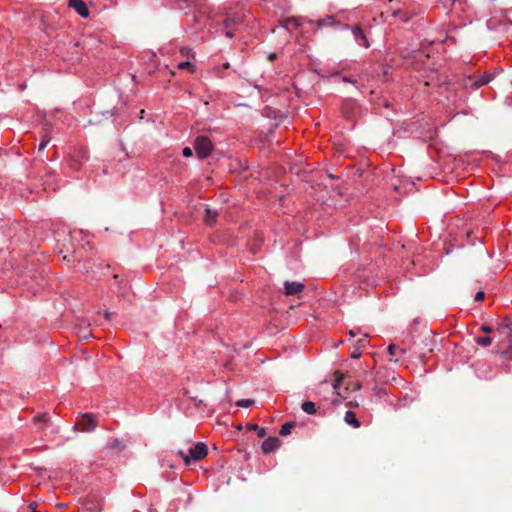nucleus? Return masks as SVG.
<instances>
[{
    "instance_id": "obj_38",
    "label": "nucleus",
    "mask_w": 512,
    "mask_h": 512,
    "mask_svg": "<svg viewBox=\"0 0 512 512\" xmlns=\"http://www.w3.org/2000/svg\"><path fill=\"white\" fill-rule=\"evenodd\" d=\"M432 83H433V80H431V81H425V86H429V85H431Z\"/></svg>"
},
{
    "instance_id": "obj_23",
    "label": "nucleus",
    "mask_w": 512,
    "mask_h": 512,
    "mask_svg": "<svg viewBox=\"0 0 512 512\" xmlns=\"http://www.w3.org/2000/svg\"><path fill=\"white\" fill-rule=\"evenodd\" d=\"M394 17H399L402 21H408L411 17L410 14H408L407 12H404L402 10H396L393 12L392 14Z\"/></svg>"
},
{
    "instance_id": "obj_5",
    "label": "nucleus",
    "mask_w": 512,
    "mask_h": 512,
    "mask_svg": "<svg viewBox=\"0 0 512 512\" xmlns=\"http://www.w3.org/2000/svg\"><path fill=\"white\" fill-rule=\"evenodd\" d=\"M69 7L73 8L81 17L89 16V9L82 0H69Z\"/></svg>"
},
{
    "instance_id": "obj_8",
    "label": "nucleus",
    "mask_w": 512,
    "mask_h": 512,
    "mask_svg": "<svg viewBox=\"0 0 512 512\" xmlns=\"http://www.w3.org/2000/svg\"><path fill=\"white\" fill-rule=\"evenodd\" d=\"M352 32H353V35H354V38H355L356 42L359 45H361V46H363L365 48H368L370 46L369 41H368L366 35L364 34L363 30L360 27H358V26L354 27L352 29Z\"/></svg>"
},
{
    "instance_id": "obj_10",
    "label": "nucleus",
    "mask_w": 512,
    "mask_h": 512,
    "mask_svg": "<svg viewBox=\"0 0 512 512\" xmlns=\"http://www.w3.org/2000/svg\"><path fill=\"white\" fill-rule=\"evenodd\" d=\"M281 24L286 30L291 31L301 25V19L296 17L286 18L281 22Z\"/></svg>"
},
{
    "instance_id": "obj_40",
    "label": "nucleus",
    "mask_w": 512,
    "mask_h": 512,
    "mask_svg": "<svg viewBox=\"0 0 512 512\" xmlns=\"http://www.w3.org/2000/svg\"><path fill=\"white\" fill-rule=\"evenodd\" d=\"M349 334H350L351 337L355 336V333L352 330L349 332Z\"/></svg>"
},
{
    "instance_id": "obj_17",
    "label": "nucleus",
    "mask_w": 512,
    "mask_h": 512,
    "mask_svg": "<svg viewBox=\"0 0 512 512\" xmlns=\"http://www.w3.org/2000/svg\"><path fill=\"white\" fill-rule=\"evenodd\" d=\"M301 408L307 414L313 415L316 413L315 403L312 401H304Z\"/></svg>"
},
{
    "instance_id": "obj_9",
    "label": "nucleus",
    "mask_w": 512,
    "mask_h": 512,
    "mask_svg": "<svg viewBox=\"0 0 512 512\" xmlns=\"http://www.w3.org/2000/svg\"><path fill=\"white\" fill-rule=\"evenodd\" d=\"M90 326V324L84 320H82L80 322V324L78 325V327L76 328L77 329V334L80 338L82 339H89L90 337H92V334L91 332L88 330V327Z\"/></svg>"
},
{
    "instance_id": "obj_36",
    "label": "nucleus",
    "mask_w": 512,
    "mask_h": 512,
    "mask_svg": "<svg viewBox=\"0 0 512 512\" xmlns=\"http://www.w3.org/2000/svg\"><path fill=\"white\" fill-rule=\"evenodd\" d=\"M276 58H277V55H276L275 53H271V54H269V56H268V59H269L270 61H273V60H275Z\"/></svg>"
},
{
    "instance_id": "obj_24",
    "label": "nucleus",
    "mask_w": 512,
    "mask_h": 512,
    "mask_svg": "<svg viewBox=\"0 0 512 512\" xmlns=\"http://www.w3.org/2000/svg\"><path fill=\"white\" fill-rule=\"evenodd\" d=\"M255 401L253 399H242L237 401L236 405L242 408H248L253 406Z\"/></svg>"
},
{
    "instance_id": "obj_30",
    "label": "nucleus",
    "mask_w": 512,
    "mask_h": 512,
    "mask_svg": "<svg viewBox=\"0 0 512 512\" xmlns=\"http://www.w3.org/2000/svg\"><path fill=\"white\" fill-rule=\"evenodd\" d=\"M112 446L119 449V450H122L124 448V444L122 441L120 440H115L113 443H112Z\"/></svg>"
},
{
    "instance_id": "obj_15",
    "label": "nucleus",
    "mask_w": 512,
    "mask_h": 512,
    "mask_svg": "<svg viewBox=\"0 0 512 512\" xmlns=\"http://www.w3.org/2000/svg\"><path fill=\"white\" fill-rule=\"evenodd\" d=\"M239 21H240V18H238V17H233V18L225 19V21H224V25H225V28H226L225 34H226L227 37H229V38L233 37L234 34H233L232 30H231V24L238 23Z\"/></svg>"
},
{
    "instance_id": "obj_3",
    "label": "nucleus",
    "mask_w": 512,
    "mask_h": 512,
    "mask_svg": "<svg viewBox=\"0 0 512 512\" xmlns=\"http://www.w3.org/2000/svg\"><path fill=\"white\" fill-rule=\"evenodd\" d=\"M97 427V423L95 420V417L91 413H86L81 416V419L78 420L75 424L73 429L77 430L80 428L84 432H92Z\"/></svg>"
},
{
    "instance_id": "obj_27",
    "label": "nucleus",
    "mask_w": 512,
    "mask_h": 512,
    "mask_svg": "<svg viewBox=\"0 0 512 512\" xmlns=\"http://www.w3.org/2000/svg\"><path fill=\"white\" fill-rule=\"evenodd\" d=\"M389 355L393 356L396 354V351L398 350L397 346L395 344H390L387 348Z\"/></svg>"
},
{
    "instance_id": "obj_18",
    "label": "nucleus",
    "mask_w": 512,
    "mask_h": 512,
    "mask_svg": "<svg viewBox=\"0 0 512 512\" xmlns=\"http://www.w3.org/2000/svg\"><path fill=\"white\" fill-rule=\"evenodd\" d=\"M316 24L319 28H321L323 26H333L336 24V21L333 16H327L324 19L317 20Z\"/></svg>"
},
{
    "instance_id": "obj_6",
    "label": "nucleus",
    "mask_w": 512,
    "mask_h": 512,
    "mask_svg": "<svg viewBox=\"0 0 512 512\" xmlns=\"http://www.w3.org/2000/svg\"><path fill=\"white\" fill-rule=\"evenodd\" d=\"M304 285L300 282L286 281L284 283V292L287 296L297 295L302 292Z\"/></svg>"
},
{
    "instance_id": "obj_26",
    "label": "nucleus",
    "mask_w": 512,
    "mask_h": 512,
    "mask_svg": "<svg viewBox=\"0 0 512 512\" xmlns=\"http://www.w3.org/2000/svg\"><path fill=\"white\" fill-rule=\"evenodd\" d=\"M50 142V138H47V137H44L43 140L41 141V143L39 144V151H42L44 150V148L48 145V143Z\"/></svg>"
},
{
    "instance_id": "obj_2",
    "label": "nucleus",
    "mask_w": 512,
    "mask_h": 512,
    "mask_svg": "<svg viewBox=\"0 0 512 512\" xmlns=\"http://www.w3.org/2000/svg\"><path fill=\"white\" fill-rule=\"evenodd\" d=\"M194 149L199 158H207L213 150L211 140L207 136H199L194 143Z\"/></svg>"
},
{
    "instance_id": "obj_11",
    "label": "nucleus",
    "mask_w": 512,
    "mask_h": 512,
    "mask_svg": "<svg viewBox=\"0 0 512 512\" xmlns=\"http://www.w3.org/2000/svg\"><path fill=\"white\" fill-rule=\"evenodd\" d=\"M218 216V212L211 208L205 209L204 222L206 225L212 226L216 222V218Z\"/></svg>"
},
{
    "instance_id": "obj_31",
    "label": "nucleus",
    "mask_w": 512,
    "mask_h": 512,
    "mask_svg": "<svg viewBox=\"0 0 512 512\" xmlns=\"http://www.w3.org/2000/svg\"><path fill=\"white\" fill-rule=\"evenodd\" d=\"M484 297H485L484 292L483 291H479V292L476 293L474 299H475V301L478 302V301H482L484 299Z\"/></svg>"
},
{
    "instance_id": "obj_19",
    "label": "nucleus",
    "mask_w": 512,
    "mask_h": 512,
    "mask_svg": "<svg viewBox=\"0 0 512 512\" xmlns=\"http://www.w3.org/2000/svg\"><path fill=\"white\" fill-rule=\"evenodd\" d=\"M178 69L180 70H188L190 72H194L195 71V65L190 62V61H184V62H180L177 66Z\"/></svg>"
},
{
    "instance_id": "obj_13",
    "label": "nucleus",
    "mask_w": 512,
    "mask_h": 512,
    "mask_svg": "<svg viewBox=\"0 0 512 512\" xmlns=\"http://www.w3.org/2000/svg\"><path fill=\"white\" fill-rule=\"evenodd\" d=\"M32 422L35 425H38L40 423H43L46 426H51L52 425L51 417H50L49 413H47V412L41 413V414H37L33 418Z\"/></svg>"
},
{
    "instance_id": "obj_16",
    "label": "nucleus",
    "mask_w": 512,
    "mask_h": 512,
    "mask_svg": "<svg viewBox=\"0 0 512 512\" xmlns=\"http://www.w3.org/2000/svg\"><path fill=\"white\" fill-rule=\"evenodd\" d=\"M335 383L333 384V389L337 391V394L340 395L341 393L338 391L343 384V381L345 379V375L339 371H335Z\"/></svg>"
},
{
    "instance_id": "obj_33",
    "label": "nucleus",
    "mask_w": 512,
    "mask_h": 512,
    "mask_svg": "<svg viewBox=\"0 0 512 512\" xmlns=\"http://www.w3.org/2000/svg\"><path fill=\"white\" fill-rule=\"evenodd\" d=\"M368 335H365V337L363 339H359L357 341V345L358 347L357 348H360V347H364L365 344H366V338H367Z\"/></svg>"
},
{
    "instance_id": "obj_41",
    "label": "nucleus",
    "mask_w": 512,
    "mask_h": 512,
    "mask_svg": "<svg viewBox=\"0 0 512 512\" xmlns=\"http://www.w3.org/2000/svg\"><path fill=\"white\" fill-rule=\"evenodd\" d=\"M224 67H225V68H229V63H226V64L224 65Z\"/></svg>"
},
{
    "instance_id": "obj_7",
    "label": "nucleus",
    "mask_w": 512,
    "mask_h": 512,
    "mask_svg": "<svg viewBox=\"0 0 512 512\" xmlns=\"http://www.w3.org/2000/svg\"><path fill=\"white\" fill-rule=\"evenodd\" d=\"M280 445V440L277 437H269L262 443V451L269 454L276 450Z\"/></svg>"
},
{
    "instance_id": "obj_34",
    "label": "nucleus",
    "mask_w": 512,
    "mask_h": 512,
    "mask_svg": "<svg viewBox=\"0 0 512 512\" xmlns=\"http://www.w3.org/2000/svg\"><path fill=\"white\" fill-rule=\"evenodd\" d=\"M176 3L179 5V9H184L185 7L181 5L182 3L187 4L188 0H175Z\"/></svg>"
},
{
    "instance_id": "obj_12",
    "label": "nucleus",
    "mask_w": 512,
    "mask_h": 512,
    "mask_svg": "<svg viewBox=\"0 0 512 512\" xmlns=\"http://www.w3.org/2000/svg\"><path fill=\"white\" fill-rule=\"evenodd\" d=\"M344 421L346 424L353 426L354 428H359L361 426V423L357 419L356 414L350 410L345 413Z\"/></svg>"
},
{
    "instance_id": "obj_32",
    "label": "nucleus",
    "mask_w": 512,
    "mask_h": 512,
    "mask_svg": "<svg viewBox=\"0 0 512 512\" xmlns=\"http://www.w3.org/2000/svg\"><path fill=\"white\" fill-rule=\"evenodd\" d=\"M351 358H354V359H357L361 356V351L359 350V348H356L352 353H351Z\"/></svg>"
},
{
    "instance_id": "obj_1",
    "label": "nucleus",
    "mask_w": 512,
    "mask_h": 512,
    "mask_svg": "<svg viewBox=\"0 0 512 512\" xmlns=\"http://www.w3.org/2000/svg\"><path fill=\"white\" fill-rule=\"evenodd\" d=\"M207 453H208V448L202 442L197 443L193 448H191L189 450V455H185L182 451L178 452V454L182 457V459L184 460L186 465H190L191 460H194V461L202 460L203 458L206 457Z\"/></svg>"
},
{
    "instance_id": "obj_14",
    "label": "nucleus",
    "mask_w": 512,
    "mask_h": 512,
    "mask_svg": "<svg viewBox=\"0 0 512 512\" xmlns=\"http://www.w3.org/2000/svg\"><path fill=\"white\" fill-rule=\"evenodd\" d=\"M497 331L512 338V320L505 319V321L498 326Z\"/></svg>"
},
{
    "instance_id": "obj_37",
    "label": "nucleus",
    "mask_w": 512,
    "mask_h": 512,
    "mask_svg": "<svg viewBox=\"0 0 512 512\" xmlns=\"http://www.w3.org/2000/svg\"><path fill=\"white\" fill-rule=\"evenodd\" d=\"M111 315H112V313H110V312H106V313H105V318H106L107 320H110V319H111Z\"/></svg>"
},
{
    "instance_id": "obj_29",
    "label": "nucleus",
    "mask_w": 512,
    "mask_h": 512,
    "mask_svg": "<svg viewBox=\"0 0 512 512\" xmlns=\"http://www.w3.org/2000/svg\"><path fill=\"white\" fill-rule=\"evenodd\" d=\"M481 331H482V332H484V333H486V334H490V333H492L494 330H493V328H492L491 326H489V325H482V326H481Z\"/></svg>"
},
{
    "instance_id": "obj_35",
    "label": "nucleus",
    "mask_w": 512,
    "mask_h": 512,
    "mask_svg": "<svg viewBox=\"0 0 512 512\" xmlns=\"http://www.w3.org/2000/svg\"><path fill=\"white\" fill-rule=\"evenodd\" d=\"M361 388V385L360 383H353V387H352V390H359Z\"/></svg>"
},
{
    "instance_id": "obj_22",
    "label": "nucleus",
    "mask_w": 512,
    "mask_h": 512,
    "mask_svg": "<svg viewBox=\"0 0 512 512\" xmlns=\"http://www.w3.org/2000/svg\"><path fill=\"white\" fill-rule=\"evenodd\" d=\"M248 429L249 430H254L255 432L258 433V436L260 438H263L265 435H266V430L264 428H261L259 427L258 425L256 424H250L248 425Z\"/></svg>"
},
{
    "instance_id": "obj_20",
    "label": "nucleus",
    "mask_w": 512,
    "mask_h": 512,
    "mask_svg": "<svg viewBox=\"0 0 512 512\" xmlns=\"http://www.w3.org/2000/svg\"><path fill=\"white\" fill-rule=\"evenodd\" d=\"M476 343L480 346L487 347L491 345L492 338L489 336H480L476 338Z\"/></svg>"
},
{
    "instance_id": "obj_39",
    "label": "nucleus",
    "mask_w": 512,
    "mask_h": 512,
    "mask_svg": "<svg viewBox=\"0 0 512 512\" xmlns=\"http://www.w3.org/2000/svg\"><path fill=\"white\" fill-rule=\"evenodd\" d=\"M509 342H510V343H509V348H510V349H512V337H511V338H509Z\"/></svg>"
},
{
    "instance_id": "obj_28",
    "label": "nucleus",
    "mask_w": 512,
    "mask_h": 512,
    "mask_svg": "<svg viewBox=\"0 0 512 512\" xmlns=\"http://www.w3.org/2000/svg\"><path fill=\"white\" fill-rule=\"evenodd\" d=\"M182 154L184 157H191L193 155V152H192V149L189 148V147H185L183 150H182Z\"/></svg>"
},
{
    "instance_id": "obj_25",
    "label": "nucleus",
    "mask_w": 512,
    "mask_h": 512,
    "mask_svg": "<svg viewBox=\"0 0 512 512\" xmlns=\"http://www.w3.org/2000/svg\"><path fill=\"white\" fill-rule=\"evenodd\" d=\"M180 53L184 57H190L192 55L191 49L188 47H182Z\"/></svg>"
},
{
    "instance_id": "obj_21",
    "label": "nucleus",
    "mask_w": 512,
    "mask_h": 512,
    "mask_svg": "<svg viewBox=\"0 0 512 512\" xmlns=\"http://www.w3.org/2000/svg\"><path fill=\"white\" fill-rule=\"evenodd\" d=\"M293 427H294L293 422L285 423L284 425H282V427L280 429V432H279L280 435L286 436V435L290 434Z\"/></svg>"
},
{
    "instance_id": "obj_42",
    "label": "nucleus",
    "mask_w": 512,
    "mask_h": 512,
    "mask_svg": "<svg viewBox=\"0 0 512 512\" xmlns=\"http://www.w3.org/2000/svg\"><path fill=\"white\" fill-rule=\"evenodd\" d=\"M38 430H39V431H42V430H43V427H42V426H39V427H38Z\"/></svg>"
},
{
    "instance_id": "obj_4",
    "label": "nucleus",
    "mask_w": 512,
    "mask_h": 512,
    "mask_svg": "<svg viewBox=\"0 0 512 512\" xmlns=\"http://www.w3.org/2000/svg\"><path fill=\"white\" fill-rule=\"evenodd\" d=\"M493 79V76L489 73H485L482 76H479L478 78H475L473 76H469L467 80L465 81V87H470L472 89H478L486 84H488Z\"/></svg>"
}]
</instances>
